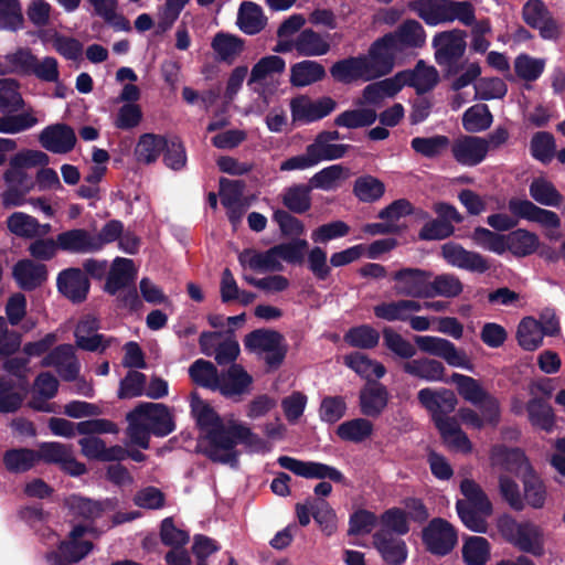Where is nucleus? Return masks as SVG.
<instances>
[{"instance_id":"53","label":"nucleus","mask_w":565,"mask_h":565,"mask_svg":"<svg viewBox=\"0 0 565 565\" xmlns=\"http://www.w3.org/2000/svg\"><path fill=\"white\" fill-rule=\"evenodd\" d=\"M344 342L356 349H374L380 341V333L370 324H360L350 328L343 335Z\"/></svg>"},{"instance_id":"24","label":"nucleus","mask_w":565,"mask_h":565,"mask_svg":"<svg viewBox=\"0 0 565 565\" xmlns=\"http://www.w3.org/2000/svg\"><path fill=\"white\" fill-rule=\"evenodd\" d=\"M329 72L334 82L345 85L359 81H373L372 78H366L367 76H370V73L367 71L364 54H359L356 56H349L339 60L331 65Z\"/></svg>"},{"instance_id":"18","label":"nucleus","mask_w":565,"mask_h":565,"mask_svg":"<svg viewBox=\"0 0 565 565\" xmlns=\"http://www.w3.org/2000/svg\"><path fill=\"white\" fill-rule=\"evenodd\" d=\"M337 108V102L323 96L317 100L308 98H295L290 103L291 116L294 121L310 124L318 121L330 115Z\"/></svg>"},{"instance_id":"19","label":"nucleus","mask_w":565,"mask_h":565,"mask_svg":"<svg viewBox=\"0 0 565 565\" xmlns=\"http://www.w3.org/2000/svg\"><path fill=\"white\" fill-rule=\"evenodd\" d=\"M508 209L518 218L536 222L548 228L561 226V218L555 212L540 207L527 199L512 198L508 202Z\"/></svg>"},{"instance_id":"43","label":"nucleus","mask_w":565,"mask_h":565,"mask_svg":"<svg viewBox=\"0 0 565 565\" xmlns=\"http://www.w3.org/2000/svg\"><path fill=\"white\" fill-rule=\"evenodd\" d=\"M167 146L168 139L164 136L151 132L142 134L135 148L136 159L146 164L153 163L163 153Z\"/></svg>"},{"instance_id":"17","label":"nucleus","mask_w":565,"mask_h":565,"mask_svg":"<svg viewBox=\"0 0 565 565\" xmlns=\"http://www.w3.org/2000/svg\"><path fill=\"white\" fill-rule=\"evenodd\" d=\"M64 505L74 516L95 521L102 518L104 513L115 511L118 507V500L116 498L92 500L81 494H71L65 499Z\"/></svg>"},{"instance_id":"38","label":"nucleus","mask_w":565,"mask_h":565,"mask_svg":"<svg viewBox=\"0 0 565 565\" xmlns=\"http://www.w3.org/2000/svg\"><path fill=\"white\" fill-rule=\"evenodd\" d=\"M266 24L267 18L259 4L252 1L241 3L237 13V25L242 32L255 35L262 32Z\"/></svg>"},{"instance_id":"20","label":"nucleus","mask_w":565,"mask_h":565,"mask_svg":"<svg viewBox=\"0 0 565 565\" xmlns=\"http://www.w3.org/2000/svg\"><path fill=\"white\" fill-rule=\"evenodd\" d=\"M450 147L454 159L465 167H476L487 158L483 137L463 135L455 139Z\"/></svg>"},{"instance_id":"36","label":"nucleus","mask_w":565,"mask_h":565,"mask_svg":"<svg viewBox=\"0 0 565 565\" xmlns=\"http://www.w3.org/2000/svg\"><path fill=\"white\" fill-rule=\"evenodd\" d=\"M326 75V68L321 63L303 60L291 65L289 82L294 87H306L321 82Z\"/></svg>"},{"instance_id":"32","label":"nucleus","mask_w":565,"mask_h":565,"mask_svg":"<svg viewBox=\"0 0 565 565\" xmlns=\"http://www.w3.org/2000/svg\"><path fill=\"white\" fill-rule=\"evenodd\" d=\"M242 266H248L256 271H280L282 265L277 246L274 245L266 252L245 249L238 257Z\"/></svg>"},{"instance_id":"26","label":"nucleus","mask_w":565,"mask_h":565,"mask_svg":"<svg viewBox=\"0 0 565 565\" xmlns=\"http://www.w3.org/2000/svg\"><path fill=\"white\" fill-rule=\"evenodd\" d=\"M390 399L387 387L380 382H372L364 386L359 394L361 414L377 418L386 408Z\"/></svg>"},{"instance_id":"7","label":"nucleus","mask_w":565,"mask_h":565,"mask_svg":"<svg viewBox=\"0 0 565 565\" xmlns=\"http://www.w3.org/2000/svg\"><path fill=\"white\" fill-rule=\"evenodd\" d=\"M433 271L417 267H403L391 275L393 290L397 296L409 299H428L429 279Z\"/></svg>"},{"instance_id":"55","label":"nucleus","mask_w":565,"mask_h":565,"mask_svg":"<svg viewBox=\"0 0 565 565\" xmlns=\"http://www.w3.org/2000/svg\"><path fill=\"white\" fill-rule=\"evenodd\" d=\"M463 290L460 279L452 274H441L433 276L428 285V298L438 296L446 298H455Z\"/></svg>"},{"instance_id":"41","label":"nucleus","mask_w":565,"mask_h":565,"mask_svg":"<svg viewBox=\"0 0 565 565\" xmlns=\"http://www.w3.org/2000/svg\"><path fill=\"white\" fill-rule=\"evenodd\" d=\"M312 186L309 183H296L285 188L281 194V203L287 211L295 214H303L311 209Z\"/></svg>"},{"instance_id":"37","label":"nucleus","mask_w":565,"mask_h":565,"mask_svg":"<svg viewBox=\"0 0 565 565\" xmlns=\"http://www.w3.org/2000/svg\"><path fill=\"white\" fill-rule=\"evenodd\" d=\"M330 34L321 35L312 29H303L296 38L299 56H321L330 51Z\"/></svg>"},{"instance_id":"21","label":"nucleus","mask_w":565,"mask_h":565,"mask_svg":"<svg viewBox=\"0 0 565 565\" xmlns=\"http://www.w3.org/2000/svg\"><path fill=\"white\" fill-rule=\"evenodd\" d=\"M74 129L63 122L46 126L39 135L41 146L52 152L64 154L72 151L76 145Z\"/></svg>"},{"instance_id":"13","label":"nucleus","mask_w":565,"mask_h":565,"mask_svg":"<svg viewBox=\"0 0 565 565\" xmlns=\"http://www.w3.org/2000/svg\"><path fill=\"white\" fill-rule=\"evenodd\" d=\"M524 22L532 29H537L545 40H555L559 35L557 22L543 0H527L522 8Z\"/></svg>"},{"instance_id":"61","label":"nucleus","mask_w":565,"mask_h":565,"mask_svg":"<svg viewBox=\"0 0 565 565\" xmlns=\"http://www.w3.org/2000/svg\"><path fill=\"white\" fill-rule=\"evenodd\" d=\"M556 143L548 131L535 132L530 141L531 156L543 164H548L555 157Z\"/></svg>"},{"instance_id":"2","label":"nucleus","mask_w":565,"mask_h":565,"mask_svg":"<svg viewBox=\"0 0 565 565\" xmlns=\"http://www.w3.org/2000/svg\"><path fill=\"white\" fill-rule=\"evenodd\" d=\"M128 435L131 441L148 449L150 436L166 437L175 430V422L169 406L162 403L141 402L127 414Z\"/></svg>"},{"instance_id":"3","label":"nucleus","mask_w":565,"mask_h":565,"mask_svg":"<svg viewBox=\"0 0 565 565\" xmlns=\"http://www.w3.org/2000/svg\"><path fill=\"white\" fill-rule=\"evenodd\" d=\"M191 413L196 420V425L205 431L207 445L202 449V454L212 462H225L235 460L234 454L225 457H218L220 448H230L232 441L227 437L230 425H225L217 412L196 392L191 395Z\"/></svg>"},{"instance_id":"60","label":"nucleus","mask_w":565,"mask_h":565,"mask_svg":"<svg viewBox=\"0 0 565 565\" xmlns=\"http://www.w3.org/2000/svg\"><path fill=\"white\" fill-rule=\"evenodd\" d=\"M377 114L372 108L349 109L334 118V125L349 129L369 127L375 122Z\"/></svg>"},{"instance_id":"29","label":"nucleus","mask_w":565,"mask_h":565,"mask_svg":"<svg viewBox=\"0 0 565 565\" xmlns=\"http://www.w3.org/2000/svg\"><path fill=\"white\" fill-rule=\"evenodd\" d=\"M399 83L404 86L414 87L417 94H425L431 90L439 81L438 72L434 66H426L423 60H419L413 71H402Z\"/></svg>"},{"instance_id":"14","label":"nucleus","mask_w":565,"mask_h":565,"mask_svg":"<svg viewBox=\"0 0 565 565\" xmlns=\"http://www.w3.org/2000/svg\"><path fill=\"white\" fill-rule=\"evenodd\" d=\"M441 256L449 265L471 273L483 274L491 268L488 258L480 253L468 250L452 242L441 246Z\"/></svg>"},{"instance_id":"1","label":"nucleus","mask_w":565,"mask_h":565,"mask_svg":"<svg viewBox=\"0 0 565 565\" xmlns=\"http://www.w3.org/2000/svg\"><path fill=\"white\" fill-rule=\"evenodd\" d=\"M419 404L429 413L437 427L443 440L450 448L469 454L472 450V444L467 434L462 431L454 417L447 415L456 409L458 399L456 394L448 388L437 391L425 387L417 393Z\"/></svg>"},{"instance_id":"6","label":"nucleus","mask_w":565,"mask_h":565,"mask_svg":"<svg viewBox=\"0 0 565 565\" xmlns=\"http://www.w3.org/2000/svg\"><path fill=\"white\" fill-rule=\"evenodd\" d=\"M35 451L38 463L55 465L72 477H79L87 471L85 463L76 460L70 445L58 441H43L39 444Z\"/></svg>"},{"instance_id":"31","label":"nucleus","mask_w":565,"mask_h":565,"mask_svg":"<svg viewBox=\"0 0 565 565\" xmlns=\"http://www.w3.org/2000/svg\"><path fill=\"white\" fill-rule=\"evenodd\" d=\"M407 8L427 25L435 26L448 22V0H413Z\"/></svg>"},{"instance_id":"46","label":"nucleus","mask_w":565,"mask_h":565,"mask_svg":"<svg viewBox=\"0 0 565 565\" xmlns=\"http://www.w3.org/2000/svg\"><path fill=\"white\" fill-rule=\"evenodd\" d=\"M461 554L466 565H486L491 557V545L483 536H467Z\"/></svg>"},{"instance_id":"40","label":"nucleus","mask_w":565,"mask_h":565,"mask_svg":"<svg viewBox=\"0 0 565 565\" xmlns=\"http://www.w3.org/2000/svg\"><path fill=\"white\" fill-rule=\"evenodd\" d=\"M505 252L509 250L515 257H526L534 254L539 246V236L525 228H516L505 235Z\"/></svg>"},{"instance_id":"33","label":"nucleus","mask_w":565,"mask_h":565,"mask_svg":"<svg viewBox=\"0 0 565 565\" xmlns=\"http://www.w3.org/2000/svg\"><path fill=\"white\" fill-rule=\"evenodd\" d=\"M402 369L406 374L427 382L445 381L444 376L446 369L440 361L435 359L412 358L411 361H406L403 364Z\"/></svg>"},{"instance_id":"52","label":"nucleus","mask_w":565,"mask_h":565,"mask_svg":"<svg viewBox=\"0 0 565 565\" xmlns=\"http://www.w3.org/2000/svg\"><path fill=\"white\" fill-rule=\"evenodd\" d=\"M385 193V184L371 174L361 175L353 183V194L364 203L379 201Z\"/></svg>"},{"instance_id":"51","label":"nucleus","mask_w":565,"mask_h":565,"mask_svg":"<svg viewBox=\"0 0 565 565\" xmlns=\"http://www.w3.org/2000/svg\"><path fill=\"white\" fill-rule=\"evenodd\" d=\"M529 192L535 202L545 206L559 207L564 201L556 186L544 178L534 179L529 186Z\"/></svg>"},{"instance_id":"63","label":"nucleus","mask_w":565,"mask_h":565,"mask_svg":"<svg viewBox=\"0 0 565 565\" xmlns=\"http://www.w3.org/2000/svg\"><path fill=\"white\" fill-rule=\"evenodd\" d=\"M493 116L484 104L468 108L462 116V127L468 132H481L490 128Z\"/></svg>"},{"instance_id":"27","label":"nucleus","mask_w":565,"mask_h":565,"mask_svg":"<svg viewBox=\"0 0 565 565\" xmlns=\"http://www.w3.org/2000/svg\"><path fill=\"white\" fill-rule=\"evenodd\" d=\"M94 548L90 541H62L57 551H51L45 554L49 565H72L85 558Z\"/></svg>"},{"instance_id":"64","label":"nucleus","mask_w":565,"mask_h":565,"mask_svg":"<svg viewBox=\"0 0 565 565\" xmlns=\"http://www.w3.org/2000/svg\"><path fill=\"white\" fill-rule=\"evenodd\" d=\"M450 382L457 387L458 394L472 405L480 403L488 393L478 380L460 373H452Z\"/></svg>"},{"instance_id":"11","label":"nucleus","mask_w":565,"mask_h":565,"mask_svg":"<svg viewBox=\"0 0 565 565\" xmlns=\"http://www.w3.org/2000/svg\"><path fill=\"white\" fill-rule=\"evenodd\" d=\"M277 462L281 468L306 479H329L335 483H344L345 481L344 475L339 469L327 463L302 461L289 456H280Z\"/></svg>"},{"instance_id":"48","label":"nucleus","mask_w":565,"mask_h":565,"mask_svg":"<svg viewBox=\"0 0 565 565\" xmlns=\"http://www.w3.org/2000/svg\"><path fill=\"white\" fill-rule=\"evenodd\" d=\"M541 323L533 317H524L516 330L519 345L526 351H535L543 344Z\"/></svg>"},{"instance_id":"39","label":"nucleus","mask_w":565,"mask_h":565,"mask_svg":"<svg viewBox=\"0 0 565 565\" xmlns=\"http://www.w3.org/2000/svg\"><path fill=\"white\" fill-rule=\"evenodd\" d=\"M401 75L402 74H395L393 77L373 82L366 85L362 90L363 100L359 104L377 105L385 97L395 96L404 87V83H399Z\"/></svg>"},{"instance_id":"28","label":"nucleus","mask_w":565,"mask_h":565,"mask_svg":"<svg viewBox=\"0 0 565 565\" xmlns=\"http://www.w3.org/2000/svg\"><path fill=\"white\" fill-rule=\"evenodd\" d=\"M387 35H392L393 43L399 52L406 49L423 47L427 36L423 25L414 19L405 20L394 32H390Z\"/></svg>"},{"instance_id":"9","label":"nucleus","mask_w":565,"mask_h":565,"mask_svg":"<svg viewBox=\"0 0 565 565\" xmlns=\"http://www.w3.org/2000/svg\"><path fill=\"white\" fill-rule=\"evenodd\" d=\"M399 52L393 43L392 35L384 34L376 39L369 47L366 60L370 76L366 78L377 79L392 73L395 65V55Z\"/></svg>"},{"instance_id":"8","label":"nucleus","mask_w":565,"mask_h":565,"mask_svg":"<svg viewBox=\"0 0 565 565\" xmlns=\"http://www.w3.org/2000/svg\"><path fill=\"white\" fill-rule=\"evenodd\" d=\"M414 342L422 352L440 358L450 366L473 371V364L467 353L457 349L447 339L434 335H415Z\"/></svg>"},{"instance_id":"44","label":"nucleus","mask_w":565,"mask_h":565,"mask_svg":"<svg viewBox=\"0 0 565 565\" xmlns=\"http://www.w3.org/2000/svg\"><path fill=\"white\" fill-rule=\"evenodd\" d=\"M245 42L237 35L218 32L214 35L211 47L217 55V60L232 64L243 52Z\"/></svg>"},{"instance_id":"49","label":"nucleus","mask_w":565,"mask_h":565,"mask_svg":"<svg viewBox=\"0 0 565 565\" xmlns=\"http://www.w3.org/2000/svg\"><path fill=\"white\" fill-rule=\"evenodd\" d=\"M284 341V335L276 330L256 329L247 333L243 342L249 352H265Z\"/></svg>"},{"instance_id":"56","label":"nucleus","mask_w":565,"mask_h":565,"mask_svg":"<svg viewBox=\"0 0 565 565\" xmlns=\"http://www.w3.org/2000/svg\"><path fill=\"white\" fill-rule=\"evenodd\" d=\"M460 492L465 497L462 503L468 507L477 508L486 514H492L493 507L487 493L482 488L472 479H463L460 482Z\"/></svg>"},{"instance_id":"12","label":"nucleus","mask_w":565,"mask_h":565,"mask_svg":"<svg viewBox=\"0 0 565 565\" xmlns=\"http://www.w3.org/2000/svg\"><path fill=\"white\" fill-rule=\"evenodd\" d=\"M57 291L74 305L83 303L90 290V280L78 267L61 270L56 277Z\"/></svg>"},{"instance_id":"58","label":"nucleus","mask_w":565,"mask_h":565,"mask_svg":"<svg viewBox=\"0 0 565 565\" xmlns=\"http://www.w3.org/2000/svg\"><path fill=\"white\" fill-rule=\"evenodd\" d=\"M308 147L310 156L315 160L316 166L321 161H332L341 159L351 148L350 145L331 143L318 136H316L313 142L308 145Z\"/></svg>"},{"instance_id":"16","label":"nucleus","mask_w":565,"mask_h":565,"mask_svg":"<svg viewBox=\"0 0 565 565\" xmlns=\"http://www.w3.org/2000/svg\"><path fill=\"white\" fill-rule=\"evenodd\" d=\"M490 460L492 466L500 467L519 478L533 469L524 450L519 447H508L503 444L494 445L491 448Z\"/></svg>"},{"instance_id":"10","label":"nucleus","mask_w":565,"mask_h":565,"mask_svg":"<svg viewBox=\"0 0 565 565\" xmlns=\"http://www.w3.org/2000/svg\"><path fill=\"white\" fill-rule=\"evenodd\" d=\"M227 437L232 441L230 448H220L218 457L231 456L234 454L235 460L221 462L222 465H228L232 468H237L239 463V451L236 450L238 444H243L250 452H268L270 450L268 443L253 433L252 429L239 423H231L230 431Z\"/></svg>"},{"instance_id":"4","label":"nucleus","mask_w":565,"mask_h":565,"mask_svg":"<svg viewBox=\"0 0 565 565\" xmlns=\"http://www.w3.org/2000/svg\"><path fill=\"white\" fill-rule=\"evenodd\" d=\"M466 38L467 32L460 29L441 31L434 35L431 41L434 58L441 68L444 78L455 77L465 70Z\"/></svg>"},{"instance_id":"62","label":"nucleus","mask_w":565,"mask_h":565,"mask_svg":"<svg viewBox=\"0 0 565 565\" xmlns=\"http://www.w3.org/2000/svg\"><path fill=\"white\" fill-rule=\"evenodd\" d=\"M382 335L383 345L395 356L411 361V359L416 355V347L391 327H385L382 330Z\"/></svg>"},{"instance_id":"47","label":"nucleus","mask_w":565,"mask_h":565,"mask_svg":"<svg viewBox=\"0 0 565 565\" xmlns=\"http://www.w3.org/2000/svg\"><path fill=\"white\" fill-rule=\"evenodd\" d=\"M6 469L11 473H23L36 463V451L30 448H11L4 451L2 458Z\"/></svg>"},{"instance_id":"57","label":"nucleus","mask_w":565,"mask_h":565,"mask_svg":"<svg viewBox=\"0 0 565 565\" xmlns=\"http://www.w3.org/2000/svg\"><path fill=\"white\" fill-rule=\"evenodd\" d=\"M373 434V424L366 418L345 420L337 428V435L344 441L362 443Z\"/></svg>"},{"instance_id":"50","label":"nucleus","mask_w":565,"mask_h":565,"mask_svg":"<svg viewBox=\"0 0 565 565\" xmlns=\"http://www.w3.org/2000/svg\"><path fill=\"white\" fill-rule=\"evenodd\" d=\"M451 140L445 135H434L431 137H415L411 141L412 149L427 159L440 157L449 147Z\"/></svg>"},{"instance_id":"15","label":"nucleus","mask_w":565,"mask_h":565,"mask_svg":"<svg viewBox=\"0 0 565 565\" xmlns=\"http://www.w3.org/2000/svg\"><path fill=\"white\" fill-rule=\"evenodd\" d=\"M253 376L241 364H232L227 370L220 372L216 392L223 397L239 401L249 393Z\"/></svg>"},{"instance_id":"45","label":"nucleus","mask_w":565,"mask_h":565,"mask_svg":"<svg viewBox=\"0 0 565 565\" xmlns=\"http://www.w3.org/2000/svg\"><path fill=\"white\" fill-rule=\"evenodd\" d=\"M189 377L199 387L216 392L220 372L217 367L207 360H195L188 370Z\"/></svg>"},{"instance_id":"54","label":"nucleus","mask_w":565,"mask_h":565,"mask_svg":"<svg viewBox=\"0 0 565 565\" xmlns=\"http://www.w3.org/2000/svg\"><path fill=\"white\" fill-rule=\"evenodd\" d=\"M4 58L6 74H17L20 76L32 75L36 63V56L26 47L18 49L15 52L7 54Z\"/></svg>"},{"instance_id":"35","label":"nucleus","mask_w":565,"mask_h":565,"mask_svg":"<svg viewBox=\"0 0 565 565\" xmlns=\"http://www.w3.org/2000/svg\"><path fill=\"white\" fill-rule=\"evenodd\" d=\"M422 310V303L413 299H399L391 302H381L374 306V316L386 321H407L409 312Z\"/></svg>"},{"instance_id":"59","label":"nucleus","mask_w":565,"mask_h":565,"mask_svg":"<svg viewBox=\"0 0 565 565\" xmlns=\"http://www.w3.org/2000/svg\"><path fill=\"white\" fill-rule=\"evenodd\" d=\"M524 489V499L533 509H541L545 504L546 488L542 479L536 475L534 469L529 470L521 478Z\"/></svg>"},{"instance_id":"30","label":"nucleus","mask_w":565,"mask_h":565,"mask_svg":"<svg viewBox=\"0 0 565 565\" xmlns=\"http://www.w3.org/2000/svg\"><path fill=\"white\" fill-rule=\"evenodd\" d=\"M60 250L67 254L96 253L93 234L86 228H72L56 235Z\"/></svg>"},{"instance_id":"5","label":"nucleus","mask_w":565,"mask_h":565,"mask_svg":"<svg viewBox=\"0 0 565 565\" xmlns=\"http://www.w3.org/2000/svg\"><path fill=\"white\" fill-rule=\"evenodd\" d=\"M422 541L428 553L444 557L458 544V531L446 519L434 518L422 530Z\"/></svg>"},{"instance_id":"42","label":"nucleus","mask_w":565,"mask_h":565,"mask_svg":"<svg viewBox=\"0 0 565 565\" xmlns=\"http://www.w3.org/2000/svg\"><path fill=\"white\" fill-rule=\"evenodd\" d=\"M135 277L134 260L129 258L117 257L108 273L105 282V291L109 295H116L120 289L127 287Z\"/></svg>"},{"instance_id":"22","label":"nucleus","mask_w":565,"mask_h":565,"mask_svg":"<svg viewBox=\"0 0 565 565\" xmlns=\"http://www.w3.org/2000/svg\"><path fill=\"white\" fill-rule=\"evenodd\" d=\"M41 366L55 367L62 380L66 382L77 380L79 374V363L71 344L55 347L42 359Z\"/></svg>"},{"instance_id":"34","label":"nucleus","mask_w":565,"mask_h":565,"mask_svg":"<svg viewBox=\"0 0 565 565\" xmlns=\"http://www.w3.org/2000/svg\"><path fill=\"white\" fill-rule=\"evenodd\" d=\"M512 545L521 552L542 556L544 554V533L542 527L530 521L522 522V526Z\"/></svg>"},{"instance_id":"23","label":"nucleus","mask_w":565,"mask_h":565,"mask_svg":"<svg viewBox=\"0 0 565 565\" xmlns=\"http://www.w3.org/2000/svg\"><path fill=\"white\" fill-rule=\"evenodd\" d=\"M372 544L382 559L388 565H403L408 556L406 542L392 535L390 531H376L372 535Z\"/></svg>"},{"instance_id":"25","label":"nucleus","mask_w":565,"mask_h":565,"mask_svg":"<svg viewBox=\"0 0 565 565\" xmlns=\"http://www.w3.org/2000/svg\"><path fill=\"white\" fill-rule=\"evenodd\" d=\"M12 276L21 289L32 291L47 280V267L42 263L24 258L15 263Z\"/></svg>"}]
</instances>
